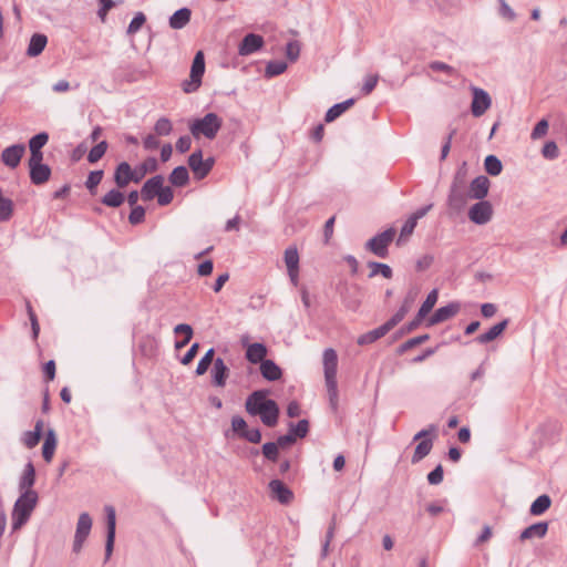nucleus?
Returning a JSON list of instances; mask_svg holds the SVG:
<instances>
[{"label":"nucleus","mask_w":567,"mask_h":567,"mask_svg":"<svg viewBox=\"0 0 567 567\" xmlns=\"http://www.w3.org/2000/svg\"><path fill=\"white\" fill-rule=\"evenodd\" d=\"M164 177L162 175L153 176L147 179L141 189V197L143 200H152L157 196L158 192L163 187Z\"/></svg>","instance_id":"6ab92c4d"},{"label":"nucleus","mask_w":567,"mask_h":567,"mask_svg":"<svg viewBox=\"0 0 567 567\" xmlns=\"http://www.w3.org/2000/svg\"><path fill=\"white\" fill-rule=\"evenodd\" d=\"M241 439H245L250 443H259L261 440V433L257 427H247L246 431L243 432Z\"/></svg>","instance_id":"e2e57ef3"},{"label":"nucleus","mask_w":567,"mask_h":567,"mask_svg":"<svg viewBox=\"0 0 567 567\" xmlns=\"http://www.w3.org/2000/svg\"><path fill=\"white\" fill-rule=\"evenodd\" d=\"M412 305H413V301L404 298L400 309L390 318V321L393 322L394 326L400 323L403 320V318L406 316V313L410 311Z\"/></svg>","instance_id":"de8ad7c7"},{"label":"nucleus","mask_w":567,"mask_h":567,"mask_svg":"<svg viewBox=\"0 0 567 567\" xmlns=\"http://www.w3.org/2000/svg\"><path fill=\"white\" fill-rule=\"evenodd\" d=\"M189 179L188 171L185 166H177L169 175V182L177 187L184 186Z\"/></svg>","instance_id":"58836bf2"},{"label":"nucleus","mask_w":567,"mask_h":567,"mask_svg":"<svg viewBox=\"0 0 567 567\" xmlns=\"http://www.w3.org/2000/svg\"><path fill=\"white\" fill-rule=\"evenodd\" d=\"M124 202V195L117 190V189H111L109 193H106L103 198L102 203L109 207H118Z\"/></svg>","instance_id":"79ce46f5"},{"label":"nucleus","mask_w":567,"mask_h":567,"mask_svg":"<svg viewBox=\"0 0 567 567\" xmlns=\"http://www.w3.org/2000/svg\"><path fill=\"white\" fill-rule=\"evenodd\" d=\"M48 43V38L45 34L42 33H34L29 42L28 49H27V55L30 58H35L42 53L45 45Z\"/></svg>","instance_id":"bb28decb"},{"label":"nucleus","mask_w":567,"mask_h":567,"mask_svg":"<svg viewBox=\"0 0 567 567\" xmlns=\"http://www.w3.org/2000/svg\"><path fill=\"white\" fill-rule=\"evenodd\" d=\"M395 326L393 322L390 321V319L383 323L382 326L360 336L358 338V344L364 346L370 344L377 341L378 339L384 337L389 331H391Z\"/></svg>","instance_id":"a211bd4d"},{"label":"nucleus","mask_w":567,"mask_h":567,"mask_svg":"<svg viewBox=\"0 0 567 567\" xmlns=\"http://www.w3.org/2000/svg\"><path fill=\"white\" fill-rule=\"evenodd\" d=\"M378 80H379L378 75H368L365 78L363 86L361 89L362 93L364 95L370 94L374 90V87L378 83Z\"/></svg>","instance_id":"338daca9"},{"label":"nucleus","mask_w":567,"mask_h":567,"mask_svg":"<svg viewBox=\"0 0 567 567\" xmlns=\"http://www.w3.org/2000/svg\"><path fill=\"white\" fill-rule=\"evenodd\" d=\"M416 224L417 223L414 220V218L409 217L406 219V221L404 223V225L401 228L400 237L398 239V245H401V243L404 239L409 238L413 234Z\"/></svg>","instance_id":"864d4df0"},{"label":"nucleus","mask_w":567,"mask_h":567,"mask_svg":"<svg viewBox=\"0 0 567 567\" xmlns=\"http://www.w3.org/2000/svg\"><path fill=\"white\" fill-rule=\"evenodd\" d=\"M146 21V17L143 12H137L134 18L131 20L126 33L128 35L135 34L141 30V28L144 25Z\"/></svg>","instance_id":"09e8293b"},{"label":"nucleus","mask_w":567,"mask_h":567,"mask_svg":"<svg viewBox=\"0 0 567 567\" xmlns=\"http://www.w3.org/2000/svg\"><path fill=\"white\" fill-rule=\"evenodd\" d=\"M25 153L23 144H14L6 147L1 153V162L9 168L13 169L19 166L21 158Z\"/></svg>","instance_id":"f8f14e48"},{"label":"nucleus","mask_w":567,"mask_h":567,"mask_svg":"<svg viewBox=\"0 0 567 567\" xmlns=\"http://www.w3.org/2000/svg\"><path fill=\"white\" fill-rule=\"evenodd\" d=\"M507 323H508V320L505 319V320L494 324L488 331L480 334L476 338L477 342L484 344V343H488V342L495 340L503 333V331L507 327Z\"/></svg>","instance_id":"c85d7f7f"},{"label":"nucleus","mask_w":567,"mask_h":567,"mask_svg":"<svg viewBox=\"0 0 567 567\" xmlns=\"http://www.w3.org/2000/svg\"><path fill=\"white\" fill-rule=\"evenodd\" d=\"M106 513V525H107V534H106V543H105V561L110 559L115 540V525H116V516L115 509L112 506H105Z\"/></svg>","instance_id":"ddd939ff"},{"label":"nucleus","mask_w":567,"mask_h":567,"mask_svg":"<svg viewBox=\"0 0 567 567\" xmlns=\"http://www.w3.org/2000/svg\"><path fill=\"white\" fill-rule=\"evenodd\" d=\"M395 235L394 228H389L383 233L372 237L367 243V249L372 251L378 257L384 258L388 255V246L393 240Z\"/></svg>","instance_id":"6e6552de"},{"label":"nucleus","mask_w":567,"mask_h":567,"mask_svg":"<svg viewBox=\"0 0 567 567\" xmlns=\"http://www.w3.org/2000/svg\"><path fill=\"white\" fill-rule=\"evenodd\" d=\"M547 530H548V523H546V522L536 523V524H533V525L528 526L527 528H525L520 533L519 538H520V540H527V539H532V538H543L547 534Z\"/></svg>","instance_id":"cd10ccee"},{"label":"nucleus","mask_w":567,"mask_h":567,"mask_svg":"<svg viewBox=\"0 0 567 567\" xmlns=\"http://www.w3.org/2000/svg\"><path fill=\"white\" fill-rule=\"evenodd\" d=\"M103 178V171H92L85 182V186L89 190H93L101 183Z\"/></svg>","instance_id":"bf43d9fd"},{"label":"nucleus","mask_w":567,"mask_h":567,"mask_svg":"<svg viewBox=\"0 0 567 567\" xmlns=\"http://www.w3.org/2000/svg\"><path fill=\"white\" fill-rule=\"evenodd\" d=\"M549 128V123L547 120H540L532 131L530 137L532 140H539L544 137Z\"/></svg>","instance_id":"6e6d98bb"},{"label":"nucleus","mask_w":567,"mask_h":567,"mask_svg":"<svg viewBox=\"0 0 567 567\" xmlns=\"http://www.w3.org/2000/svg\"><path fill=\"white\" fill-rule=\"evenodd\" d=\"M42 422L39 421L37 422L33 431H28L23 434L22 442L27 447H34L39 443L42 433Z\"/></svg>","instance_id":"e433bc0d"},{"label":"nucleus","mask_w":567,"mask_h":567,"mask_svg":"<svg viewBox=\"0 0 567 567\" xmlns=\"http://www.w3.org/2000/svg\"><path fill=\"white\" fill-rule=\"evenodd\" d=\"M157 169V161L155 157L146 158L137 168L134 169L135 177L134 182L138 183L146 173L154 172Z\"/></svg>","instance_id":"4c0bfd02"},{"label":"nucleus","mask_w":567,"mask_h":567,"mask_svg":"<svg viewBox=\"0 0 567 567\" xmlns=\"http://www.w3.org/2000/svg\"><path fill=\"white\" fill-rule=\"evenodd\" d=\"M100 9L97 10V16L102 22L105 21L107 12L114 7L113 0H99Z\"/></svg>","instance_id":"69168bd1"},{"label":"nucleus","mask_w":567,"mask_h":567,"mask_svg":"<svg viewBox=\"0 0 567 567\" xmlns=\"http://www.w3.org/2000/svg\"><path fill=\"white\" fill-rule=\"evenodd\" d=\"M134 177L135 172L128 163L122 162L117 165L114 174V181L117 187L123 188L127 186L130 182H134Z\"/></svg>","instance_id":"5701e85b"},{"label":"nucleus","mask_w":567,"mask_h":567,"mask_svg":"<svg viewBox=\"0 0 567 567\" xmlns=\"http://www.w3.org/2000/svg\"><path fill=\"white\" fill-rule=\"evenodd\" d=\"M221 126L223 120L220 116L216 113H207L205 116L194 120L189 124V131L195 138L204 136L207 140H214Z\"/></svg>","instance_id":"20e7f679"},{"label":"nucleus","mask_w":567,"mask_h":567,"mask_svg":"<svg viewBox=\"0 0 567 567\" xmlns=\"http://www.w3.org/2000/svg\"><path fill=\"white\" fill-rule=\"evenodd\" d=\"M443 481V467L437 465L432 472L427 474V482L431 485H437Z\"/></svg>","instance_id":"0e129e2a"},{"label":"nucleus","mask_w":567,"mask_h":567,"mask_svg":"<svg viewBox=\"0 0 567 567\" xmlns=\"http://www.w3.org/2000/svg\"><path fill=\"white\" fill-rule=\"evenodd\" d=\"M499 4H501L499 14L506 20L513 21L516 17L513 9L506 3L505 0H499Z\"/></svg>","instance_id":"774afa93"},{"label":"nucleus","mask_w":567,"mask_h":567,"mask_svg":"<svg viewBox=\"0 0 567 567\" xmlns=\"http://www.w3.org/2000/svg\"><path fill=\"white\" fill-rule=\"evenodd\" d=\"M154 130L157 135L167 136L173 131V125L167 117H161L155 123Z\"/></svg>","instance_id":"603ef678"},{"label":"nucleus","mask_w":567,"mask_h":567,"mask_svg":"<svg viewBox=\"0 0 567 567\" xmlns=\"http://www.w3.org/2000/svg\"><path fill=\"white\" fill-rule=\"evenodd\" d=\"M322 364L329 403L331 409L337 411L339 401L337 384L338 354L334 349L328 348L323 351Z\"/></svg>","instance_id":"f03ea898"},{"label":"nucleus","mask_w":567,"mask_h":567,"mask_svg":"<svg viewBox=\"0 0 567 567\" xmlns=\"http://www.w3.org/2000/svg\"><path fill=\"white\" fill-rule=\"evenodd\" d=\"M437 298H439V291H437V289H433L427 295L426 299L424 300V302L422 303V306L420 307V309L417 311L420 318H425L431 312V310L433 309V307L435 306V303L437 301Z\"/></svg>","instance_id":"ea45409f"},{"label":"nucleus","mask_w":567,"mask_h":567,"mask_svg":"<svg viewBox=\"0 0 567 567\" xmlns=\"http://www.w3.org/2000/svg\"><path fill=\"white\" fill-rule=\"evenodd\" d=\"M48 140L49 135L45 132L34 135L29 141L30 151L41 152V148L48 143Z\"/></svg>","instance_id":"3c124183"},{"label":"nucleus","mask_w":567,"mask_h":567,"mask_svg":"<svg viewBox=\"0 0 567 567\" xmlns=\"http://www.w3.org/2000/svg\"><path fill=\"white\" fill-rule=\"evenodd\" d=\"M39 501L38 493H20L11 514V527L20 529L30 518Z\"/></svg>","instance_id":"7ed1b4c3"},{"label":"nucleus","mask_w":567,"mask_h":567,"mask_svg":"<svg viewBox=\"0 0 567 567\" xmlns=\"http://www.w3.org/2000/svg\"><path fill=\"white\" fill-rule=\"evenodd\" d=\"M35 483V470L31 462L27 463L19 480L20 493H37L32 487Z\"/></svg>","instance_id":"4be33fe9"},{"label":"nucleus","mask_w":567,"mask_h":567,"mask_svg":"<svg viewBox=\"0 0 567 567\" xmlns=\"http://www.w3.org/2000/svg\"><path fill=\"white\" fill-rule=\"evenodd\" d=\"M181 331H185V337H184L183 340H179V341L175 342V348L177 350L183 349L184 347H186L188 344V342L190 341L192 337H193V328L189 324H187V323H179V324H177L174 328V332L175 333L178 334Z\"/></svg>","instance_id":"37998d69"},{"label":"nucleus","mask_w":567,"mask_h":567,"mask_svg":"<svg viewBox=\"0 0 567 567\" xmlns=\"http://www.w3.org/2000/svg\"><path fill=\"white\" fill-rule=\"evenodd\" d=\"M30 168V179L35 185H41L45 183L51 175V169L48 165H38L31 166Z\"/></svg>","instance_id":"7c9ffc66"},{"label":"nucleus","mask_w":567,"mask_h":567,"mask_svg":"<svg viewBox=\"0 0 567 567\" xmlns=\"http://www.w3.org/2000/svg\"><path fill=\"white\" fill-rule=\"evenodd\" d=\"M92 529V518L87 513H82L76 523V529L73 540L72 550L79 554L82 550L83 544Z\"/></svg>","instance_id":"1a4fd4ad"},{"label":"nucleus","mask_w":567,"mask_h":567,"mask_svg":"<svg viewBox=\"0 0 567 567\" xmlns=\"http://www.w3.org/2000/svg\"><path fill=\"white\" fill-rule=\"evenodd\" d=\"M229 375V369L221 358H216L212 368L213 384L218 388H224L226 380Z\"/></svg>","instance_id":"412c9836"},{"label":"nucleus","mask_w":567,"mask_h":567,"mask_svg":"<svg viewBox=\"0 0 567 567\" xmlns=\"http://www.w3.org/2000/svg\"><path fill=\"white\" fill-rule=\"evenodd\" d=\"M188 165L197 178L202 179L205 177V174H203V169L205 168V162L200 150L192 153V155L188 158Z\"/></svg>","instance_id":"473e14b6"},{"label":"nucleus","mask_w":567,"mask_h":567,"mask_svg":"<svg viewBox=\"0 0 567 567\" xmlns=\"http://www.w3.org/2000/svg\"><path fill=\"white\" fill-rule=\"evenodd\" d=\"M260 372L269 381L278 380L281 377V369L271 360H264L260 363Z\"/></svg>","instance_id":"2f4dec72"},{"label":"nucleus","mask_w":567,"mask_h":567,"mask_svg":"<svg viewBox=\"0 0 567 567\" xmlns=\"http://www.w3.org/2000/svg\"><path fill=\"white\" fill-rule=\"evenodd\" d=\"M484 167L489 175L497 176L502 173L503 164L497 156L488 155L484 161Z\"/></svg>","instance_id":"a19ab883"},{"label":"nucleus","mask_w":567,"mask_h":567,"mask_svg":"<svg viewBox=\"0 0 567 567\" xmlns=\"http://www.w3.org/2000/svg\"><path fill=\"white\" fill-rule=\"evenodd\" d=\"M192 18L190 9L184 7L175 11L168 19V24L173 30H181L185 28Z\"/></svg>","instance_id":"a878e982"},{"label":"nucleus","mask_w":567,"mask_h":567,"mask_svg":"<svg viewBox=\"0 0 567 567\" xmlns=\"http://www.w3.org/2000/svg\"><path fill=\"white\" fill-rule=\"evenodd\" d=\"M542 155L547 159H555L559 155V150L554 141H548L542 148Z\"/></svg>","instance_id":"5fc2aeb1"},{"label":"nucleus","mask_w":567,"mask_h":567,"mask_svg":"<svg viewBox=\"0 0 567 567\" xmlns=\"http://www.w3.org/2000/svg\"><path fill=\"white\" fill-rule=\"evenodd\" d=\"M264 44V39L259 34H247L239 44L238 53L243 56L250 55L258 51Z\"/></svg>","instance_id":"f3484780"},{"label":"nucleus","mask_w":567,"mask_h":567,"mask_svg":"<svg viewBox=\"0 0 567 567\" xmlns=\"http://www.w3.org/2000/svg\"><path fill=\"white\" fill-rule=\"evenodd\" d=\"M493 206L488 200H478L468 209V218L476 225H486L493 218Z\"/></svg>","instance_id":"9d476101"},{"label":"nucleus","mask_w":567,"mask_h":567,"mask_svg":"<svg viewBox=\"0 0 567 567\" xmlns=\"http://www.w3.org/2000/svg\"><path fill=\"white\" fill-rule=\"evenodd\" d=\"M56 447V436L53 430L47 432L44 443L42 446V455L47 462H51Z\"/></svg>","instance_id":"72a5a7b5"},{"label":"nucleus","mask_w":567,"mask_h":567,"mask_svg":"<svg viewBox=\"0 0 567 567\" xmlns=\"http://www.w3.org/2000/svg\"><path fill=\"white\" fill-rule=\"evenodd\" d=\"M246 412L251 416H258L266 426H274L278 422L279 406L268 398V392L257 390L249 394L245 402Z\"/></svg>","instance_id":"f257e3e1"},{"label":"nucleus","mask_w":567,"mask_h":567,"mask_svg":"<svg viewBox=\"0 0 567 567\" xmlns=\"http://www.w3.org/2000/svg\"><path fill=\"white\" fill-rule=\"evenodd\" d=\"M353 104H354V99H349L341 103L334 104L327 111L324 121L328 123L333 122L341 114H343L347 110H349Z\"/></svg>","instance_id":"c756f323"},{"label":"nucleus","mask_w":567,"mask_h":567,"mask_svg":"<svg viewBox=\"0 0 567 567\" xmlns=\"http://www.w3.org/2000/svg\"><path fill=\"white\" fill-rule=\"evenodd\" d=\"M214 354L215 350L214 348H210L207 350V352L204 354V357L199 360L197 368H196V374L203 375L207 372L209 365L214 364Z\"/></svg>","instance_id":"c03bdc74"},{"label":"nucleus","mask_w":567,"mask_h":567,"mask_svg":"<svg viewBox=\"0 0 567 567\" xmlns=\"http://www.w3.org/2000/svg\"><path fill=\"white\" fill-rule=\"evenodd\" d=\"M436 437V426L430 425L427 429L417 432L413 441H419L412 455L411 462L413 464L419 463L425 456H427L433 447V441Z\"/></svg>","instance_id":"423d86ee"},{"label":"nucleus","mask_w":567,"mask_h":567,"mask_svg":"<svg viewBox=\"0 0 567 567\" xmlns=\"http://www.w3.org/2000/svg\"><path fill=\"white\" fill-rule=\"evenodd\" d=\"M551 505V499L548 495L543 494L538 496L530 505L529 512L534 516L544 514Z\"/></svg>","instance_id":"c9c22d12"},{"label":"nucleus","mask_w":567,"mask_h":567,"mask_svg":"<svg viewBox=\"0 0 567 567\" xmlns=\"http://www.w3.org/2000/svg\"><path fill=\"white\" fill-rule=\"evenodd\" d=\"M470 89L473 94V100L471 103L472 114L475 117H480L491 107L492 99L489 94L481 87L472 85Z\"/></svg>","instance_id":"9b49d317"},{"label":"nucleus","mask_w":567,"mask_h":567,"mask_svg":"<svg viewBox=\"0 0 567 567\" xmlns=\"http://www.w3.org/2000/svg\"><path fill=\"white\" fill-rule=\"evenodd\" d=\"M465 171L458 169L450 188L447 206L453 213H460L470 198L468 194L465 192Z\"/></svg>","instance_id":"39448f33"},{"label":"nucleus","mask_w":567,"mask_h":567,"mask_svg":"<svg viewBox=\"0 0 567 567\" xmlns=\"http://www.w3.org/2000/svg\"><path fill=\"white\" fill-rule=\"evenodd\" d=\"M279 446H284V436H278L276 442H268L262 445V454L269 461H277L279 456Z\"/></svg>","instance_id":"f704fd0d"},{"label":"nucleus","mask_w":567,"mask_h":567,"mask_svg":"<svg viewBox=\"0 0 567 567\" xmlns=\"http://www.w3.org/2000/svg\"><path fill=\"white\" fill-rule=\"evenodd\" d=\"M460 311V305L456 302L449 303L447 306L439 308L433 316L429 319L427 326H434L440 322L453 318Z\"/></svg>","instance_id":"aec40b11"},{"label":"nucleus","mask_w":567,"mask_h":567,"mask_svg":"<svg viewBox=\"0 0 567 567\" xmlns=\"http://www.w3.org/2000/svg\"><path fill=\"white\" fill-rule=\"evenodd\" d=\"M205 73V58L202 51H198L193 60L189 80L183 82L182 87L185 93H193L202 84V78Z\"/></svg>","instance_id":"0eeeda50"},{"label":"nucleus","mask_w":567,"mask_h":567,"mask_svg":"<svg viewBox=\"0 0 567 567\" xmlns=\"http://www.w3.org/2000/svg\"><path fill=\"white\" fill-rule=\"evenodd\" d=\"M368 267L371 269L370 277H374L378 274L382 275L386 279L392 277V269L386 264L370 261Z\"/></svg>","instance_id":"a18cd8bd"},{"label":"nucleus","mask_w":567,"mask_h":567,"mask_svg":"<svg viewBox=\"0 0 567 567\" xmlns=\"http://www.w3.org/2000/svg\"><path fill=\"white\" fill-rule=\"evenodd\" d=\"M248 427L247 422L239 415L231 417V431L237 436L241 437L243 432Z\"/></svg>","instance_id":"13d9d810"},{"label":"nucleus","mask_w":567,"mask_h":567,"mask_svg":"<svg viewBox=\"0 0 567 567\" xmlns=\"http://www.w3.org/2000/svg\"><path fill=\"white\" fill-rule=\"evenodd\" d=\"M286 426V445L303 439L309 432V421L306 419L299 420L297 423L289 422Z\"/></svg>","instance_id":"4468645a"},{"label":"nucleus","mask_w":567,"mask_h":567,"mask_svg":"<svg viewBox=\"0 0 567 567\" xmlns=\"http://www.w3.org/2000/svg\"><path fill=\"white\" fill-rule=\"evenodd\" d=\"M289 33L293 37V39L286 38V64L288 62L295 63L300 56L301 52V42L296 39L298 35L297 31H289Z\"/></svg>","instance_id":"393cba45"},{"label":"nucleus","mask_w":567,"mask_h":567,"mask_svg":"<svg viewBox=\"0 0 567 567\" xmlns=\"http://www.w3.org/2000/svg\"><path fill=\"white\" fill-rule=\"evenodd\" d=\"M489 179L484 176H477L474 178L470 185L468 196L472 199L483 200L488 194L489 189Z\"/></svg>","instance_id":"dca6fc26"},{"label":"nucleus","mask_w":567,"mask_h":567,"mask_svg":"<svg viewBox=\"0 0 567 567\" xmlns=\"http://www.w3.org/2000/svg\"><path fill=\"white\" fill-rule=\"evenodd\" d=\"M106 150H107V143L105 141L97 143L89 152L87 161L92 164L96 163L97 161H100L103 157Z\"/></svg>","instance_id":"49530a36"},{"label":"nucleus","mask_w":567,"mask_h":567,"mask_svg":"<svg viewBox=\"0 0 567 567\" xmlns=\"http://www.w3.org/2000/svg\"><path fill=\"white\" fill-rule=\"evenodd\" d=\"M246 339L241 340L243 344L247 347L246 359L251 363H261L267 354L266 346L259 342L247 344Z\"/></svg>","instance_id":"b1692460"},{"label":"nucleus","mask_w":567,"mask_h":567,"mask_svg":"<svg viewBox=\"0 0 567 567\" xmlns=\"http://www.w3.org/2000/svg\"><path fill=\"white\" fill-rule=\"evenodd\" d=\"M286 267L291 284L299 286V255L297 248L290 247L286 249Z\"/></svg>","instance_id":"2eb2a0df"},{"label":"nucleus","mask_w":567,"mask_h":567,"mask_svg":"<svg viewBox=\"0 0 567 567\" xmlns=\"http://www.w3.org/2000/svg\"><path fill=\"white\" fill-rule=\"evenodd\" d=\"M270 496L272 499H277L280 504H284V482L280 480H272L269 483Z\"/></svg>","instance_id":"8fccbe9b"},{"label":"nucleus","mask_w":567,"mask_h":567,"mask_svg":"<svg viewBox=\"0 0 567 567\" xmlns=\"http://www.w3.org/2000/svg\"><path fill=\"white\" fill-rule=\"evenodd\" d=\"M284 73V62L282 61H275L269 62L266 66V76L271 78L275 75H279Z\"/></svg>","instance_id":"052dcab7"},{"label":"nucleus","mask_w":567,"mask_h":567,"mask_svg":"<svg viewBox=\"0 0 567 567\" xmlns=\"http://www.w3.org/2000/svg\"><path fill=\"white\" fill-rule=\"evenodd\" d=\"M156 197L158 205L166 206L172 203L174 194L171 187L163 185Z\"/></svg>","instance_id":"4d7b16f0"},{"label":"nucleus","mask_w":567,"mask_h":567,"mask_svg":"<svg viewBox=\"0 0 567 567\" xmlns=\"http://www.w3.org/2000/svg\"><path fill=\"white\" fill-rule=\"evenodd\" d=\"M145 209L142 206H135L132 208L131 214L128 216V220L131 224L136 225L144 220Z\"/></svg>","instance_id":"680f3d73"}]
</instances>
